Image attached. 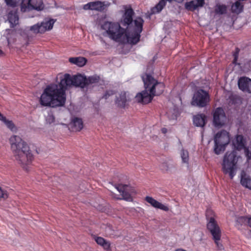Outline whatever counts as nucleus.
<instances>
[{
	"label": "nucleus",
	"instance_id": "nucleus-17",
	"mask_svg": "<svg viewBox=\"0 0 251 251\" xmlns=\"http://www.w3.org/2000/svg\"><path fill=\"white\" fill-rule=\"evenodd\" d=\"M105 5L104 2L95 1L90 2L83 6V9L85 10H91L101 12L104 10Z\"/></svg>",
	"mask_w": 251,
	"mask_h": 251
},
{
	"label": "nucleus",
	"instance_id": "nucleus-31",
	"mask_svg": "<svg viewBox=\"0 0 251 251\" xmlns=\"http://www.w3.org/2000/svg\"><path fill=\"white\" fill-rule=\"evenodd\" d=\"M87 84L86 87L90 84H95L98 83L100 80V77L99 75H95L92 76L86 77Z\"/></svg>",
	"mask_w": 251,
	"mask_h": 251
},
{
	"label": "nucleus",
	"instance_id": "nucleus-20",
	"mask_svg": "<svg viewBox=\"0 0 251 251\" xmlns=\"http://www.w3.org/2000/svg\"><path fill=\"white\" fill-rule=\"evenodd\" d=\"M196 3L194 0L186 2L185 3V8L188 11H194L199 7H202L204 4V0H196Z\"/></svg>",
	"mask_w": 251,
	"mask_h": 251
},
{
	"label": "nucleus",
	"instance_id": "nucleus-3",
	"mask_svg": "<svg viewBox=\"0 0 251 251\" xmlns=\"http://www.w3.org/2000/svg\"><path fill=\"white\" fill-rule=\"evenodd\" d=\"M66 99V91L60 82L58 84L48 85L44 90L39 101L42 106L56 107L63 106Z\"/></svg>",
	"mask_w": 251,
	"mask_h": 251
},
{
	"label": "nucleus",
	"instance_id": "nucleus-18",
	"mask_svg": "<svg viewBox=\"0 0 251 251\" xmlns=\"http://www.w3.org/2000/svg\"><path fill=\"white\" fill-rule=\"evenodd\" d=\"M239 88L243 92L251 93V79L243 76L238 81Z\"/></svg>",
	"mask_w": 251,
	"mask_h": 251
},
{
	"label": "nucleus",
	"instance_id": "nucleus-44",
	"mask_svg": "<svg viewBox=\"0 0 251 251\" xmlns=\"http://www.w3.org/2000/svg\"><path fill=\"white\" fill-rule=\"evenodd\" d=\"M166 1H168L169 2H172L173 1H174V0H165Z\"/></svg>",
	"mask_w": 251,
	"mask_h": 251
},
{
	"label": "nucleus",
	"instance_id": "nucleus-12",
	"mask_svg": "<svg viewBox=\"0 0 251 251\" xmlns=\"http://www.w3.org/2000/svg\"><path fill=\"white\" fill-rule=\"evenodd\" d=\"M212 115L213 124L214 126L221 127L226 124L227 117L222 107H219L215 108L213 111Z\"/></svg>",
	"mask_w": 251,
	"mask_h": 251
},
{
	"label": "nucleus",
	"instance_id": "nucleus-28",
	"mask_svg": "<svg viewBox=\"0 0 251 251\" xmlns=\"http://www.w3.org/2000/svg\"><path fill=\"white\" fill-rule=\"evenodd\" d=\"M166 2L165 0H160L159 2L151 9V14H154L159 13L165 6Z\"/></svg>",
	"mask_w": 251,
	"mask_h": 251
},
{
	"label": "nucleus",
	"instance_id": "nucleus-14",
	"mask_svg": "<svg viewBox=\"0 0 251 251\" xmlns=\"http://www.w3.org/2000/svg\"><path fill=\"white\" fill-rule=\"evenodd\" d=\"M116 189L121 193L123 198L127 201L132 200L131 195L135 193V190L133 187L128 185L119 184L116 186Z\"/></svg>",
	"mask_w": 251,
	"mask_h": 251
},
{
	"label": "nucleus",
	"instance_id": "nucleus-29",
	"mask_svg": "<svg viewBox=\"0 0 251 251\" xmlns=\"http://www.w3.org/2000/svg\"><path fill=\"white\" fill-rule=\"evenodd\" d=\"M227 7L225 4H217L215 7L214 13L217 15H223L226 13Z\"/></svg>",
	"mask_w": 251,
	"mask_h": 251
},
{
	"label": "nucleus",
	"instance_id": "nucleus-13",
	"mask_svg": "<svg viewBox=\"0 0 251 251\" xmlns=\"http://www.w3.org/2000/svg\"><path fill=\"white\" fill-rule=\"evenodd\" d=\"M54 22L52 19L37 23L30 27V30L34 34L44 33L52 29Z\"/></svg>",
	"mask_w": 251,
	"mask_h": 251
},
{
	"label": "nucleus",
	"instance_id": "nucleus-10",
	"mask_svg": "<svg viewBox=\"0 0 251 251\" xmlns=\"http://www.w3.org/2000/svg\"><path fill=\"white\" fill-rule=\"evenodd\" d=\"M230 141L229 133L225 130L217 132L214 137V152L220 154L223 152Z\"/></svg>",
	"mask_w": 251,
	"mask_h": 251
},
{
	"label": "nucleus",
	"instance_id": "nucleus-42",
	"mask_svg": "<svg viewBox=\"0 0 251 251\" xmlns=\"http://www.w3.org/2000/svg\"><path fill=\"white\" fill-rule=\"evenodd\" d=\"M5 119V117L3 116L0 113V120L1 119Z\"/></svg>",
	"mask_w": 251,
	"mask_h": 251
},
{
	"label": "nucleus",
	"instance_id": "nucleus-45",
	"mask_svg": "<svg viewBox=\"0 0 251 251\" xmlns=\"http://www.w3.org/2000/svg\"><path fill=\"white\" fill-rule=\"evenodd\" d=\"M3 54V51L0 49V55Z\"/></svg>",
	"mask_w": 251,
	"mask_h": 251
},
{
	"label": "nucleus",
	"instance_id": "nucleus-19",
	"mask_svg": "<svg viewBox=\"0 0 251 251\" xmlns=\"http://www.w3.org/2000/svg\"><path fill=\"white\" fill-rule=\"evenodd\" d=\"M69 126L72 131H80L83 127V122L81 118L73 117L71 120Z\"/></svg>",
	"mask_w": 251,
	"mask_h": 251
},
{
	"label": "nucleus",
	"instance_id": "nucleus-9",
	"mask_svg": "<svg viewBox=\"0 0 251 251\" xmlns=\"http://www.w3.org/2000/svg\"><path fill=\"white\" fill-rule=\"evenodd\" d=\"M101 28L105 30L110 39L121 44L126 29L122 27L118 23L105 22Z\"/></svg>",
	"mask_w": 251,
	"mask_h": 251
},
{
	"label": "nucleus",
	"instance_id": "nucleus-30",
	"mask_svg": "<svg viewBox=\"0 0 251 251\" xmlns=\"http://www.w3.org/2000/svg\"><path fill=\"white\" fill-rule=\"evenodd\" d=\"M243 9V5L240 2V0L236 1L234 4L231 6V11L233 13L239 14L241 13Z\"/></svg>",
	"mask_w": 251,
	"mask_h": 251
},
{
	"label": "nucleus",
	"instance_id": "nucleus-26",
	"mask_svg": "<svg viewBox=\"0 0 251 251\" xmlns=\"http://www.w3.org/2000/svg\"><path fill=\"white\" fill-rule=\"evenodd\" d=\"M240 182L243 186L251 189V178L244 171L241 172Z\"/></svg>",
	"mask_w": 251,
	"mask_h": 251
},
{
	"label": "nucleus",
	"instance_id": "nucleus-24",
	"mask_svg": "<svg viewBox=\"0 0 251 251\" xmlns=\"http://www.w3.org/2000/svg\"><path fill=\"white\" fill-rule=\"evenodd\" d=\"M127 101L126 93L125 91L121 92L119 97H117L115 101L117 106L121 108H125Z\"/></svg>",
	"mask_w": 251,
	"mask_h": 251
},
{
	"label": "nucleus",
	"instance_id": "nucleus-39",
	"mask_svg": "<svg viewBox=\"0 0 251 251\" xmlns=\"http://www.w3.org/2000/svg\"><path fill=\"white\" fill-rule=\"evenodd\" d=\"M167 129L166 128L163 127L161 129V132L164 133L166 134L167 132Z\"/></svg>",
	"mask_w": 251,
	"mask_h": 251
},
{
	"label": "nucleus",
	"instance_id": "nucleus-1",
	"mask_svg": "<svg viewBox=\"0 0 251 251\" xmlns=\"http://www.w3.org/2000/svg\"><path fill=\"white\" fill-rule=\"evenodd\" d=\"M15 160L26 171L28 170L34 157L27 143L20 137L13 135L9 139Z\"/></svg>",
	"mask_w": 251,
	"mask_h": 251
},
{
	"label": "nucleus",
	"instance_id": "nucleus-4",
	"mask_svg": "<svg viewBox=\"0 0 251 251\" xmlns=\"http://www.w3.org/2000/svg\"><path fill=\"white\" fill-rule=\"evenodd\" d=\"M144 20L140 17H137L134 21L132 28H126L125 33L123 35L121 44H129L136 45L140 41L141 33L143 30Z\"/></svg>",
	"mask_w": 251,
	"mask_h": 251
},
{
	"label": "nucleus",
	"instance_id": "nucleus-2",
	"mask_svg": "<svg viewBox=\"0 0 251 251\" xmlns=\"http://www.w3.org/2000/svg\"><path fill=\"white\" fill-rule=\"evenodd\" d=\"M142 78L145 90L137 94L135 99L138 102L146 104L151 102L154 96L163 93L165 85L163 82H158L149 74L143 75Z\"/></svg>",
	"mask_w": 251,
	"mask_h": 251
},
{
	"label": "nucleus",
	"instance_id": "nucleus-33",
	"mask_svg": "<svg viewBox=\"0 0 251 251\" xmlns=\"http://www.w3.org/2000/svg\"><path fill=\"white\" fill-rule=\"evenodd\" d=\"M0 120L3 122V123L5 124L7 127L8 128H9L11 131L16 130V127L13 123L11 121H9L7 120L5 117V119H1Z\"/></svg>",
	"mask_w": 251,
	"mask_h": 251
},
{
	"label": "nucleus",
	"instance_id": "nucleus-25",
	"mask_svg": "<svg viewBox=\"0 0 251 251\" xmlns=\"http://www.w3.org/2000/svg\"><path fill=\"white\" fill-rule=\"evenodd\" d=\"M8 20L13 27L18 23L19 16L17 10L10 11L7 15Z\"/></svg>",
	"mask_w": 251,
	"mask_h": 251
},
{
	"label": "nucleus",
	"instance_id": "nucleus-43",
	"mask_svg": "<svg viewBox=\"0 0 251 251\" xmlns=\"http://www.w3.org/2000/svg\"><path fill=\"white\" fill-rule=\"evenodd\" d=\"M184 0H174V1L178 2V3H181Z\"/></svg>",
	"mask_w": 251,
	"mask_h": 251
},
{
	"label": "nucleus",
	"instance_id": "nucleus-23",
	"mask_svg": "<svg viewBox=\"0 0 251 251\" xmlns=\"http://www.w3.org/2000/svg\"><path fill=\"white\" fill-rule=\"evenodd\" d=\"M94 239L96 242L106 251H111V243L104 238L100 236H94Z\"/></svg>",
	"mask_w": 251,
	"mask_h": 251
},
{
	"label": "nucleus",
	"instance_id": "nucleus-8",
	"mask_svg": "<svg viewBox=\"0 0 251 251\" xmlns=\"http://www.w3.org/2000/svg\"><path fill=\"white\" fill-rule=\"evenodd\" d=\"M60 80V85L63 86L65 91L68 87L72 85L84 88L86 87V76L80 74L74 75L72 76L68 74L59 75Z\"/></svg>",
	"mask_w": 251,
	"mask_h": 251
},
{
	"label": "nucleus",
	"instance_id": "nucleus-16",
	"mask_svg": "<svg viewBox=\"0 0 251 251\" xmlns=\"http://www.w3.org/2000/svg\"><path fill=\"white\" fill-rule=\"evenodd\" d=\"M134 14L132 8H128L125 10V12L121 20V24L123 26H126V28H130L134 23L133 16Z\"/></svg>",
	"mask_w": 251,
	"mask_h": 251
},
{
	"label": "nucleus",
	"instance_id": "nucleus-5",
	"mask_svg": "<svg viewBox=\"0 0 251 251\" xmlns=\"http://www.w3.org/2000/svg\"><path fill=\"white\" fill-rule=\"evenodd\" d=\"M213 211L207 210L206 212V217L207 221V228L212 236V239L216 245L218 251H225L224 246L220 242L222 232L220 226L214 218L212 216Z\"/></svg>",
	"mask_w": 251,
	"mask_h": 251
},
{
	"label": "nucleus",
	"instance_id": "nucleus-11",
	"mask_svg": "<svg viewBox=\"0 0 251 251\" xmlns=\"http://www.w3.org/2000/svg\"><path fill=\"white\" fill-rule=\"evenodd\" d=\"M210 101V96L208 92L200 89L194 93L191 104L199 108H203L208 105Z\"/></svg>",
	"mask_w": 251,
	"mask_h": 251
},
{
	"label": "nucleus",
	"instance_id": "nucleus-22",
	"mask_svg": "<svg viewBox=\"0 0 251 251\" xmlns=\"http://www.w3.org/2000/svg\"><path fill=\"white\" fill-rule=\"evenodd\" d=\"M206 121L207 117L204 114H199L193 117V123L196 126L203 127Z\"/></svg>",
	"mask_w": 251,
	"mask_h": 251
},
{
	"label": "nucleus",
	"instance_id": "nucleus-7",
	"mask_svg": "<svg viewBox=\"0 0 251 251\" xmlns=\"http://www.w3.org/2000/svg\"><path fill=\"white\" fill-rule=\"evenodd\" d=\"M239 156L235 151L226 153L222 163V171L224 174H228L231 179H232L236 174L237 164Z\"/></svg>",
	"mask_w": 251,
	"mask_h": 251
},
{
	"label": "nucleus",
	"instance_id": "nucleus-40",
	"mask_svg": "<svg viewBox=\"0 0 251 251\" xmlns=\"http://www.w3.org/2000/svg\"><path fill=\"white\" fill-rule=\"evenodd\" d=\"M247 225L251 227V218H248V225Z\"/></svg>",
	"mask_w": 251,
	"mask_h": 251
},
{
	"label": "nucleus",
	"instance_id": "nucleus-34",
	"mask_svg": "<svg viewBox=\"0 0 251 251\" xmlns=\"http://www.w3.org/2000/svg\"><path fill=\"white\" fill-rule=\"evenodd\" d=\"M180 155L183 163L188 164L189 153L187 151L182 150L180 152Z\"/></svg>",
	"mask_w": 251,
	"mask_h": 251
},
{
	"label": "nucleus",
	"instance_id": "nucleus-27",
	"mask_svg": "<svg viewBox=\"0 0 251 251\" xmlns=\"http://www.w3.org/2000/svg\"><path fill=\"white\" fill-rule=\"evenodd\" d=\"M70 63L76 65L79 67H83L84 66L87 60L83 57H70L69 59Z\"/></svg>",
	"mask_w": 251,
	"mask_h": 251
},
{
	"label": "nucleus",
	"instance_id": "nucleus-41",
	"mask_svg": "<svg viewBox=\"0 0 251 251\" xmlns=\"http://www.w3.org/2000/svg\"><path fill=\"white\" fill-rule=\"evenodd\" d=\"M175 251H187L180 248V249H177Z\"/></svg>",
	"mask_w": 251,
	"mask_h": 251
},
{
	"label": "nucleus",
	"instance_id": "nucleus-38",
	"mask_svg": "<svg viewBox=\"0 0 251 251\" xmlns=\"http://www.w3.org/2000/svg\"><path fill=\"white\" fill-rule=\"evenodd\" d=\"M114 94V92L112 90L106 91L103 95L102 98L105 100L107 99L110 96H112Z\"/></svg>",
	"mask_w": 251,
	"mask_h": 251
},
{
	"label": "nucleus",
	"instance_id": "nucleus-35",
	"mask_svg": "<svg viewBox=\"0 0 251 251\" xmlns=\"http://www.w3.org/2000/svg\"><path fill=\"white\" fill-rule=\"evenodd\" d=\"M239 51H240L239 49L238 48H236L235 49V50L234 51V52L233 53V56L234 59L233 60L232 63L235 65L238 64L237 60L238 58Z\"/></svg>",
	"mask_w": 251,
	"mask_h": 251
},
{
	"label": "nucleus",
	"instance_id": "nucleus-37",
	"mask_svg": "<svg viewBox=\"0 0 251 251\" xmlns=\"http://www.w3.org/2000/svg\"><path fill=\"white\" fill-rule=\"evenodd\" d=\"M8 197V196L7 192L0 187V198L6 199Z\"/></svg>",
	"mask_w": 251,
	"mask_h": 251
},
{
	"label": "nucleus",
	"instance_id": "nucleus-21",
	"mask_svg": "<svg viewBox=\"0 0 251 251\" xmlns=\"http://www.w3.org/2000/svg\"><path fill=\"white\" fill-rule=\"evenodd\" d=\"M145 200L147 202L149 203L152 206L155 208H159L161 210H163L165 211H167L169 210V208L167 206L164 205V204L157 201L156 200H155L151 197L147 196L146 197Z\"/></svg>",
	"mask_w": 251,
	"mask_h": 251
},
{
	"label": "nucleus",
	"instance_id": "nucleus-15",
	"mask_svg": "<svg viewBox=\"0 0 251 251\" xmlns=\"http://www.w3.org/2000/svg\"><path fill=\"white\" fill-rule=\"evenodd\" d=\"M232 145L234 150H244L247 147V139L242 134H237L232 140Z\"/></svg>",
	"mask_w": 251,
	"mask_h": 251
},
{
	"label": "nucleus",
	"instance_id": "nucleus-36",
	"mask_svg": "<svg viewBox=\"0 0 251 251\" xmlns=\"http://www.w3.org/2000/svg\"><path fill=\"white\" fill-rule=\"evenodd\" d=\"M245 154L248 160L251 159V148L246 147L244 150Z\"/></svg>",
	"mask_w": 251,
	"mask_h": 251
},
{
	"label": "nucleus",
	"instance_id": "nucleus-32",
	"mask_svg": "<svg viewBox=\"0 0 251 251\" xmlns=\"http://www.w3.org/2000/svg\"><path fill=\"white\" fill-rule=\"evenodd\" d=\"M248 218L247 217H239L237 219L236 221V226H246L248 225Z\"/></svg>",
	"mask_w": 251,
	"mask_h": 251
},
{
	"label": "nucleus",
	"instance_id": "nucleus-6",
	"mask_svg": "<svg viewBox=\"0 0 251 251\" xmlns=\"http://www.w3.org/2000/svg\"><path fill=\"white\" fill-rule=\"evenodd\" d=\"M6 5L11 7H16L20 5L23 12L35 10L38 11L44 9L45 5L43 0H4Z\"/></svg>",
	"mask_w": 251,
	"mask_h": 251
}]
</instances>
